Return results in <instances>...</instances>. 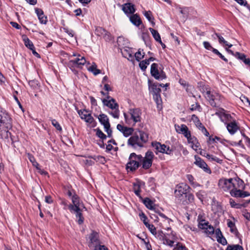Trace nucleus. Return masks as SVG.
<instances>
[{"mask_svg":"<svg viewBox=\"0 0 250 250\" xmlns=\"http://www.w3.org/2000/svg\"><path fill=\"white\" fill-rule=\"evenodd\" d=\"M218 186L220 188L225 191H229L230 195L234 197L244 198L250 196V193L248 191H243L240 189H237L236 186H235L233 178L220 179L218 182ZM250 203V199L246 201L247 204Z\"/></svg>","mask_w":250,"mask_h":250,"instance_id":"f257e3e1","label":"nucleus"},{"mask_svg":"<svg viewBox=\"0 0 250 250\" xmlns=\"http://www.w3.org/2000/svg\"><path fill=\"white\" fill-rule=\"evenodd\" d=\"M12 128V120L6 111L0 107V133L2 135V131L6 134L5 137L10 134L8 129Z\"/></svg>","mask_w":250,"mask_h":250,"instance_id":"f03ea898","label":"nucleus"},{"mask_svg":"<svg viewBox=\"0 0 250 250\" xmlns=\"http://www.w3.org/2000/svg\"><path fill=\"white\" fill-rule=\"evenodd\" d=\"M148 139V135L146 133L139 131L128 139L127 144L134 148L141 147L147 142Z\"/></svg>","mask_w":250,"mask_h":250,"instance_id":"7ed1b4c3","label":"nucleus"},{"mask_svg":"<svg viewBox=\"0 0 250 250\" xmlns=\"http://www.w3.org/2000/svg\"><path fill=\"white\" fill-rule=\"evenodd\" d=\"M216 114L220 116V118L222 122H224V119H225L229 122L227 124V128L231 135L234 134L239 129V127L238 124L235 120H231L232 117L230 115L225 113L219 114L217 112L216 113Z\"/></svg>","mask_w":250,"mask_h":250,"instance_id":"20e7f679","label":"nucleus"},{"mask_svg":"<svg viewBox=\"0 0 250 250\" xmlns=\"http://www.w3.org/2000/svg\"><path fill=\"white\" fill-rule=\"evenodd\" d=\"M141 159H142L141 155H136L135 153H131L129 157V161L126 164V169L131 171L135 170L140 166Z\"/></svg>","mask_w":250,"mask_h":250,"instance_id":"39448f33","label":"nucleus"},{"mask_svg":"<svg viewBox=\"0 0 250 250\" xmlns=\"http://www.w3.org/2000/svg\"><path fill=\"white\" fill-rule=\"evenodd\" d=\"M206 94L205 95V98L209 102L210 104L213 107H216L217 105L218 102L221 100V96L217 92L214 91H210V89H206Z\"/></svg>","mask_w":250,"mask_h":250,"instance_id":"423d86ee","label":"nucleus"},{"mask_svg":"<svg viewBox=\"0 0 250 250\" xmlns=\"http://www.w3.org/2000/svg\"><path fill=\"white\" fill-rule=\"evenodd\" d=\"M175 128L176 131L178 133L183 134L187 138L189 143L194 144L197 142L196 138L191 137L190 132L186 125L182 124L181 125H175Z\"/></svg>","mask_w":250,"mask_h":250,"instance_id":"0eeeda50","label":"nucleus"},{"mask_svg":"<svg viewBox=\"0 0 250 250\" xmlns=\"http://www.w3.org/2000/svg\"><path fill=\"white\" fill-rule=\"evenodd\" d=\"M189 189V186L187 184H181L177 186L174 191L176 198L181 201H184L183 199Z\"/></svg>","mask_w":250,"mask_h":250,"instance_id":"6e6552de","label":"nucleus"},{"mask_svg":"<svg viewBox=\"0 0 250 250\" xmlns=\"http://www.w3.org/2000/svg\"><path fill=\"white\" fill-rule=\"evenodd\" d=\"M154 157L153 153L151 151H147L144 157L142 156V159L140 160V163H142L143 168L148 169L152 164V161Z\"/></svg>","mask_w":250,"mask_h":250,"instance_id":"1a4fd4ad","label":"nucleus"},{"mask_svg":"<svg viewBox=\"0 0 250 250\" xmlns=\"http://www.w3.org/2000/svg\"><path fill=\"white\" fill-rule=\"evenodd\" d=\"M77 112L82 120H84L86 123L91 125L92 127L96 126V123L94 119L91 114L88 113L87 110H78Z\"/></svg>","mask_w":250,"mask_h":250,"instance_id":"9d476101","label":"nucleus"},{"mask_svg":"<svg viewBox=\"0 0 250 250\" xmlns=\"http://www.w3.org/2000/svg\"><path fill=\"white\" fill-rule=\"evenodd\" d=\"M158 65L157 63H153L151 65L150 73L151 75L156 80H163L166 78V76L163 71L160 72L158 69Z\"/></svg>","mask_w":250,"mask_h":250,"instance_id":"9b49d317","label":"nucleus"},{"mask_svg":"<svg viewBox=\"0 0 250 250\" xmlns=\"http://www.w3.org/2000/svg\"><path fill=\"white\" fill-rule=\"evenodd\" d=\"M195 162L194 164L199 167L202 168L205 172L210 174L211 171L205 162L197 155H195Z\"/></svg>","mask_w":250,"mask_h":250,"instance_id":"f8f14e48","label":"nucleus"},{"mask_svg":"<svg viewBox=\"0 0 250 250\" xmlns=\"http://www.w3.org/2000/svg\"><path fill=\"white\" fill-rule=\"evenodd\" d=\"M72 204H70L68 206V208L70 210L76 209L79 210V208H83L86 209L85 207L83 204L80 203V199L78 195L75 194L72 197Z\"/></svg>","mask_w":250,"mask_h":250,"instance_id":"ddd939ff","label":"nucleus"},{"mask_svg":"<svg viewBox=\"0 0 250 250\" xmlns=\"http://www.w3.org/2000/svg\"><path fill=\"white\" fill-rule=\"evenodd\" d=\"M129 113L134 123L141 121L142 111L140 108H131L129 110Z\"/></svg>","mask_w":250,"mask_h":250,"instance_id":"4468645a","label":"nucleus"},{"mask_svg":"<svg viewBox=\"0 0 250 250\" xmlns=\"http://www.w3.org/2000/svg\"><path fill=\"white\" fill-rule=\"evenodd\" d=\"M95 34L98 36H102L106 41L110 40V34L101 27H97L95 30Z\"/></svg>","mask_w":250,"mask_h":250,"instance_id":"2eb2a0df","label":"nucleus"},{"mask_svg":"<svg viewBox=\"0 0 250 250\" xmlns=\"http://www.w3.org/2000/svg\"><path fill=\"white\" fill-rule=\"evenodd\" d=\"M73 56L78 57L77 58L70 61V62L73 64L81 66L86 63V60L84 57L81 56L80 54L77 55L76 54H74Z\"/></svg>","mask_w":250,"mask_h":250,"instance_id":"dca6fc26","label":"nucleus"},{"mask_svg":"<svg viewBox=\"0 0 250 250\" xmlns=\"http://www.w3.org/2000/svg\"><path fill=\"white\" fill-rule=\"evenodd\" d=\"M117 129L119 131H120V132L123 133L124 135L126 137L130 135L132 133L133 131V129H132V128L127 127L126 126H125L121 124H118L117 125Z\"/></svg>","mask_w":250,"mask_h":250,"instance_id":"f3484780","label":"nucleus"},{"mask_svg":"<svg viewBox=\"0 0 250 250\" xmlns=\"http://www.w3.org/2000/svg\"><path fill=\"white\" fill-rule=\"evenodd\" d=\"M149 90L153 96L154 95L160 94L161 89L158 83L151 84L150 80H148Z\"/></svg>","mask_w":250,"mask_h":250,"instance_id":"a211bd4d","label":"nucleus"},{"mask_svg":"<svg viewBox=\"0 0 250 250\" xmlns=\"http://www.w3.org/2000/svg\"><path fill=\"white\" fill-rule=\"evenodd\" d=\"M122 10L126 14H132L135 12L134 5L131 3H126L123 4Z\"/></svg>","mask_w":250,"mask_h":250,"instance_id":"6ab92c4d","label":"nucleus"},{"mask_svg":"<svg viewBox=\"0 0 250 250\" xmlns=\"http://www.w3.org/2000/svg\"><path fill=\"white\" fill-rule=\"evenodd\" d=\"M102 102L104 105L108 106L111 109H116V108H118L119 105L113 98H111L109 100L104 99L102 100Z\"/></svg>","mask_w":250,"mask_h":250,"instance_id":"aec40b11","label":"nucleus"},{"mask_svg":"<svg viewBox=\"0 0 250 250\" xmlns=\"http://www.w3.org/2000/svg\"><path fill=\"white\" fill-rule=\"evenodd\" d=\"M83 208H79V210L74 209L70 210L71 213L75 214L76 217L77 219V222L80 225L83 224L84 220V218L82 213Z\"/></svg>","mask_w":250,"mask_h":250,"instance_id":"412c9836","label":"nucleus"},{"mask_svg":"<svg viewBox=\"0 0 250 250\" xmlns=\"http://www.w3.org/2000/svg\"><path fill=\"white\" fill-rule=\"evenodd\" d=\"M35 12L41 23L45 24L47 21V17L44 15L43 11L41 9L36 8Z\"/></svg>","mask_w":250,"mask_h":250,"instance_id":"4be33fe9","label":"nucleus"},{"mask_svg":"<svg viewBox=\"0 0 250 250\" xmlns=\"http://www.w3.org/2000/svg\"><path fill=\"white\" fill-rule=\"evenodd\" d=\"M144 185L145 183L141 181H137L136 183L133 184V189L136 195L138 197H141V188L142 186Z\"/></svg>","mask_w":250,"mask_h":250,"instance_id":"5701e85b","label":"nucleus"},{"mask_svg":"<svg viewBox=\"0 0 250 250\" xmlns=\"http://www.w3.org/2000/svg\"><path fill=\"white\" fill-rule=\"evenodd\" d=\"M130 22L136 26H139L142 24V21L139 16L137 14H133L129 17Z\"/></svg>","mask_w":250,"mask_h":250,"instance_id":"b1692460","label":"nucleus"},{"mask_svg":"<svg viewBox=\"0 0 250 250\" xmlns=\"http://www.w3.org/2000/svg\"><path fill=\"white\" fill-rule=\"evenodd\" d=\"M121 52L125 58L131 61L133 60V56L130 48H124L121 50Z\"/></svg>","mask_w":250,"mask_h":250,"instance_id":"393cba45","label":"nucleus"},{"mask_svg":"<svg viewBox=\"0 0 250 250\" xmlns=\"http://www.w3.org/2000/svg\"><path fill=\"white\" fill-rule=\"evenodd\" d=\"M90 244L89 246H91L92 244L97 245L99 243L98 234L95 231H92L89 236Z\"/></svg>","mask_w":250,"mask_h":250,"instance_id":"a878e982","label":"nucleus"},{"mask_svg":"<svg viewBox=\"0 0 250 250\" xmlns=\"http://www.w3.org/2000/svg\"><path fill=\"white\" fill-rule=\"evenodd\" d=\"M143 202H144V204L145 205V206H146V207L147 208H148L154 212H156L157 208L154 206L153 202L151 200H150L149 198H145Z\"/></svg>","mask_w":250,"mask_h":250,"instance_id":"bb28decb","label":"nucleus"},{"mask_svg":"<svg viewBox=\"0 0 250 250\" xmlns=\"http://www.w3.org/2000/svg\"><path fill=\"white\" fill-rule=\"evenodd\" d=\"M98 118L99 122L103 126L110 124L108 117L104 114H100Z\"/></svg>","mask_w":250,"mask_h":250,"instance_id":"cd10ccee","label":"nucleus"},{"mask_svg":"<svg viewBox=\"0 0 250 250\" xmlns=\"http://www.w3.org/2000/svg\"><path fill=\"white\" fill-rule=\"evenodd\" d=\"M227 225L230 228V231L231 233L237 235L238 233L237 229L235 226V223L230 220H227Z\"/></svg>","mask_w":250,"mask_h":250,"instance_id":"c85d7f7f","label":"nucleus"},{"mask_svg":"<svg viewBox=\"0 0 250 250\" xmlns=\"http://www.w3.org/2000/svg\"><path fill=\"white\" fill-rule=\"evenodd\" d=\"M87 70L95 76L101 73V71L97 69V65L95 62H93L91 66L88 67Z\"/></svg>","mask_w":250,"mask_h":250,"instance_id":"c756f323","label":"nucleus"},{"mask_svg":"<svg viewBox=\"0 0 250 250\" xmlns=\"http://www.w3.org/2000/svg\"><path fill=\"white\" fill-rule=\"evenodd\" d=\"M214 35L218 38L219 42L221 44H224L226 46H228L229 48L231 47L232 45L231 44H229L228 42L225 41L224 38L221 36L219 34L215 33Z\"/></svg>","mask_w":250,"mask_h":250,"instance_id":"7c9ffc66","label":"nucleus"},{"mask_svg":"<svg viewBox=\"0 0 250 250\" xmlns=\"http://www.w3.org/2000/svg\"><path fill=\"white\" fill-rule=\"evenodd\" d=\"M149 30L155 41L157 42H161V37L158 32L152 28H149Z\"/></svg>","mask_w":250,"mask_h":250,"instance_id":"2f4dec72","label":"nucleus"},{"mask_svg":"<svg viewBox=\"0 0 250 250\" xmlns=\"http://www.w3.org/2000/svg\"><path fill=\"white\" fill-rule=\"evenodd\" d=\"M22 38L26 47L30 50H33V48H34V46L32 42L26 36H23Z\"/></svg>","mask_w":250,"mask_h":250,"instance_id":"473e14b6","label":"nucleus"},{"mask_svg":"<svg viewBox=\"0 0 250 250\" xmlns=\"http://www.w3.org/2000/svg\"><path fill=\"white\" fill-rule=\"evenodd\" d=\"M152 146L155 148L156 150L155 153L157 154L158 152H161L162 150L163 145L160 143L159 142H152L151 144Z\"/></svg>","mask_w":250,"mask_h":250,"instance_id":"72a5a7b5","label":"nucleus"},{"mask_svg":"<svg viewBox=\"0 0 250 250\" xmlns=\"http://www.w3.org/2000/svg\"><path fill=\"white\" fill-rule=\"evenodd\" d=\"M144 15L145 17L147 19V20L152 23V25L155 24L154 22V18L152 17V13L151 11H145L144 13Z\"/></svg>","mask_w":250,"mask_h":250,"instance_id":"f704fd0d","label":"nucleus"},{"mask_svg":"<svg viewBox=\"0 0 250 250\" xmlns=\"http://www.w3.org/2000/svg\"><path fill=\"white\" fill-rule=\"evenodd\" d=\"M142 39L146 45L150 44V36L148 32H143Z\"/></svg>","mask_w":250,"mask_h":250,"instance_id":"c9c22d12","label":"nucleus"},{"mask_svg":"<svg viewBox=\"0 0 250 250\" xmlns=\"http://www.w3.org/2000/svg\"><path fill=\"white\" fill-rule=\"evenodd\" d=\"M155 236V237L161 241H163L164 240V238H165V234L163 233L162 231L158 230L156 231L154 234H153Z\"/></svg>","mask_w":250,"mask_h":250,"instance_id":"e433bc0d","label":"nucleus"},{"mask_svg":"<svg viewBox=\"0 0 250 250\" xmlns=\"http://www.w3.org/2000/svg\"><path fill=\"white\" fill-rule=\"evenodd\" d=\"M187 179L190 183V184L194 187L200 186V185L194 181V178L193 176L191 174H188L186 176Z\"/></svg>","mask_w":250,"mask_h":250,"instance_id":"4c0bfd02","label":"nucleus"},{"mask_svg":"<svg viewBox=\"0 0 250 250\" xmlns=\"http://www.w3.org/2000/svg\"><path fill=\"white\" fill-rule=\"evenodd\" d=\"M215 229L212 226L209 225L205 229V233L208 235H211L214 233Z\"/></svg>","mask_w":250,"mask_h":250,"instance_id":"58836bf2","label":"nucleus"},{"mask_svg":"<svg viewBox=\"0 0 250 250\" xmlns=\"http://www.w3.org/2000/svg\"><path fill=\"white\" fill-rule=\"evenodd\" d=\"M91 158L93 159L94 160L97 162H99L101 164H104L105 162V158L103 156H100V155H94L93 156H91Z\"/></svg>","mask_w":250,"mask_h":250,"instance_id":"ea45409f","label":"nucleus"},{"mask_svg":"<svg viewBox=\"0 0 250 250\" xmlns=\"http://www.w3.org/2000/svg\"><path fill=\"white\" fill-rule=\"evenodd\" d=\"M28 159L30 160V161L32 164L33 166L35 167L37 170H40V167H39V164L38 163V162L36 161L34 157L32 156V155H28Z\"/></svg>","mask_w":250,"mask_h":250,"instance_id":"a19ab883","label":"nucleus"},{"mask_svg":"<svg viewBox=\"0 0 250 250\" xmlns=\"http://www.w3.org/2000/svg\"><path fill=\"white\" fill-rule=\"evenodd\" d=\"M173 150L170 148L169 146H167L165 144H163L162 150L161 153H166L168 155H172Z\"/></svg>","mask_w":250,"mask_h":250,"instance_id":"79ce46f5","label":"nucleus"},{"mask_svg":"<svg viewBox=\"0 0 250 250\" xmlns=\"http://www.w3.org/2000/svg\"><path fill=\"white\" fill-rule=\"evenodd\" d=\"M191 119L195 123L196 126L198 127L199 129H201L202 127L204 126L202 123L200 122L198 118L196 115H192Z\"/></svg>","mask_w":250,"mask_h":250,"instance_id":"37998d69","label":"nucleus"},{"mask_svg":"<svg viewBox=\"0 0 250 250\" xmlns=\"http://www.w3.org/2000/svg\"><path fill=\"white\" fill-rule=\"evenodd\" d=\"M226 250H244V249L239 245H229Z\"/></svg>","mask_w":250,"mask_h":250,"instance_id":"c03bdc74","label":"nucleus"},{"mask_svg":"<svg viewBox=\"0 0 250 250\" xmlns=\"http://www.w3.org/2000/svg\"><path fill=\"white\" fill-rule=\"evenodd\" d=\"M162 242L164 245H168L170 247H172L174 243V241L173 240L169 239L167 235L165 236V238L164 239Z\"/></svg>","mask_w":250,"mask_h":250,"instance_id":"a18cd8bd","label":"nucleus"},{"mask_svg":"<svg viewBox=\"0 0 250 250\" xmlns=\"http://www.w3.org/2000/svg\"><path fill=\"white\" fill-rule=\"evenodd\" d=\"M153 98L156 104H157L158 107H159L160 106H161L162 101L160 94L158 95H154L153 96Z\"/></svg>","mask_w":250,"mask_h":250,"instance_id":"49530a36","label":"nucleus"},{"mask_svg":"<svg viewBox=\"0 0 250 250\" xmlns=\"http://www.w3.org/2000/svg\"><path fill=\"white\" fill-rule=\"evenodd\" d=\"M233 182L235 183V186H236V184H237V186H236L237 189L239 188H244V182L243 181L239 178L238 179H233Z\"/></svg>","mask_w":250,"mask_h":250,"instance_id":"de8ad7c7","label":"nucleus"},{"mask_svg":"<svg viewBox=\"0 0 250 250\" xmlns=\"http://www.w3.org/2000/svg\"><path fill=\"white\" fill-rule=\"evenodd\" d=\"M104 131L107 133V137L109 138H111L112 136V131L110 128V125L108 124L106 125H104Z\"/></svg>","mask_w":250,"mask_h":250,"instance_id":"09e8293b","label":"nucleus"},{"mask_svg":"<svg viewBox=\"0 0 250 250\" xmlns=\"http://www.w3.org/2000/svg\"><path fill=\"white\" fill-rule=\"evenodd\" d=\"M96 135L101 138L103 141L105 140L107 138V136H106L101 129L99 128H97L96 129Z\"/></svg>","mask_w":250,"mask_h":250,"instance_id":"8fccbe9b","label":"nucleus"},{"mask_svg":"<svg viewBox=\"0 0 250 250\" xmlns=\"http://www.w3.org/2000/svg\"><path fill=\"white\" fill-rule=\"evenodd\" d=\"M229 203L232 208H240L242 206H245V205H242L240 204H237L235 203L234 200L231 198L229 199Z\"/></svg>","mask_w":250,"mask_h":250,"instance_id":"3c124183","label":"nucleus"},{"mask_svg":"<svg viewBox=\"0 0 250 250\" xmlns=\"http://www.w3.org/2000/svg\"><path fill=\"white\" fill-rule=\"evenodd\" d=\"M187 199V200H186V203H191L192 202H193L194 201V195L191 194V193H188H188L187 194V195L185 196V197Z\"/></svg>","mask_w":250,"mask_h":250,"instance_id":"603ef678","label":"nucleus"},{"mask_svg":"<svg viewBox=\"0 0 250 250\" xmlns=\"http://www.w3.org/2000/svg\"><path fill=\"white\" fill-rule=\"evenodd\" d=\"M213 53L215 54L218 55L221 59L224 60L225 62H228V60L227 58H226L224 56H223L219 51L216 49H213Z\"/></svg>","mask_w":250,"mask_h":250,"instance_id":"864d4df0","label":"nucleus"},{"mask_svg":"<svg viewBox=\"0 0 250 250\" xmlns=\"http://www.w3.org/2000/svg\"><path fill=\"white\" fill-rule=\"evenodd\" d=\"M173 250H188V249L183 244L178 243Z\"/></svg>","mask_w":250,"mask_h":250,"instance_id":"5fc2aeb1","label":"nucleus"},{"mask_svg":"<svg viewBox=\"0 0 250 250\" xmlns=\"http://www.w3.org/2000/svg\"><path fill=\"white\" fill-rule=\"evenodd\" d=\"M144 57V55L142 56L141 54V49H139L138 51L135 54V57L136 60L139 62L142 58Z\"/></svg>","mask_w":250,"mask_h":250,"instance_id":"6e6d98bb","label":"nucleus"},{"mask_svg":"<svg viewBox=\"0 0 250 250\" xmlns=\"http://www.w3.org/2000/svg\"><path fill=\"white\" fill-rule=\"evenodd\" d=\"M146 227L149 229L150 232L153 234L156 231V229L154 226L152 224H146Z\"/></svg>","mask_w":250,"mask_h":250,"instance_id":"4d7b16f0","label":"nucleus"},{"mask_svg":"<svg viewBox=\"0 0 250 250\" xmlns=\"http://www.w3.org/2000/svg\"><path fill=\"white\" fill-rule=\"evenodd\" d=\"M179 11L183 15L184 20H185L188 17V8H184L182 9L181 8H179Z\"/></svg>","mask_w":250,"mask_h":250,"instance_id":"13d9d810","label":"nucleus"},{"mask_svg":"<svg viewBox=\"0 0 250 250\" xmlns=\"http://www.w3.org/2000/svg\"><path fill=\"white\" fill-rule=\"evenodd\" d=\"M216 238H217V241H218V242H219V243H221L223 245H225L227 244V240L223 236V235H222V237H219Z\"/></svg>","mask_w":250,"mask_h":250,"instance_id":"bf43d9fd","label":"nucleus"},{"mask_svg":"<svg viewBox=\"0 0 250 250\" xmlns=\"http://www.w3.org/2000/svg\"><path fill=\"white\" fill-rule=\"evenodd\" d=\"M203 45L204 47L208 50H211L213 52V49H214L212 46L210 45V43L208 42H204Z\"/></svg>","mask_w":250,"mask_h":250,"instance_id":"052dcab7","label":"nucleus"},{"mask_svg":"<svg viewBox=\"0 0 250 250\" xmlns=\"http://www.w3.org/2000/svg\"><path fill=\"white\" fill-rule=\"evenodd\" d=\"M109 114L114 118L118 119L119 117V110L118 108H116L114 111L109 112Z\"/></svg>","mask_w":250,"mask_h":250,"instance_id":"680f3d73","label":"nucleus"},{"mask_svg":"<svg viewBox=\"0 0 250 250\" xmlns=\"http://www.w3.org/2000/svg\"><path fill=\"white\" fill-rule=\"evenodd\" d=\"M52 124L58 130H62V127L59 123L55 119L52 120Z\"/></svg>","mask_w":250,"mask_h":250,"instance_id":"e2e57ef3","label":"nucleus"},{"mask_svg":"<svg viewBox=\"0 0 250 250\" xmlns=\"http://www.w3.org/2000/svg\"><path fill=\"white\" fill-rule=\"evenodd\" d=\"M234 56L239 60L243 61L244 59L246 58V55L244 54H241L239 52H236L235 53Z\"/></svg>","mask_w":250,"mask_h":250,"instance_id":"0e129e2a","label":"nucleus"},{"mask_svg":"<svg viewBox=\"0 0 250 250\" xmlns=\"http://www.w3.org/2000/svg\"><path fill=\"white\" fill-rule=\"evenodd\" d=\"M140 217L141 220L143 222L145 225L146 224H148L147 222V218L144 213L142 212L140 214Z\"/></svg>","mask_w":250,"mask_h":250,"instance_id":"69168bd1","label":"nucleus"},{"mask_svg":"<svg viewBox=\"0 0 250 250\" xmlns=\"http://www.w3.org/2000/svg\"><path fill=\"white\" fill-rule=\"evenodd\" d=\"M200 87V90L204 94V95L206 94V89H210L208 85H200L199 86Z\"/></svg>","mask_w":250,"mask_h":250,"instance_id":"338daca9","label":"nucleus"},{"mask_svg":"<svg viewBox=\"0 0 250 250\" xmlns=\"http://www.w3.org/2000/svg\"><path fill=\"white\" fill-rule=\"evenodd\" d=\"M209 225V223L208 222H204V223L199 224H198V227L199 228L202 229H205L207 226Z\"/></svg>","mask_w":250,"mask_h":250,"instance_id":"774afa93","label":"nucleus"}]
</instances>
